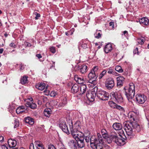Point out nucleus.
Returning a JSON list of instances; mask_svg holds the SVG:
<instances>
[{
	"label": "nucleus",
	"instance_id": "f257e3e1",
	"mask_svg": "<svg viewBox=\"0 0 149 149\" xmlns=\"http://www.w3.org/2000/svg\"><path fill=\"white\" fill-rule=\"evenodd\" d=\"M139 114L138 112H132L128 115L130 122L125 125L124 129L129 139L134 137L135 135L134 131L136 130L137 132H139L141 130L140 125L137 122Z\"/></svg>",
	"mask_w": 149,
	"mask_h": 149
},
{
	"label": "nucleus",
	"instance_id": "f03ea898",
	"mask_svg": "<svg viewBox=\"0 0 149 149\" xmlns=\"http://www.w3.org/2000/svg\"><path fill=\"white\" fill-rule=\"evenodd\" d=\"M84 139L87 143H89L91 147L93 149H102L103 142L101 134L97 133V135L85 136Z\"/></svg>",
	"mask_w": 149,
	"mask_h": 149
},
{
	"label": "nucleus",
	"instance_id": "7ed1b4c3",
	"mask_svg": "<svg viewBox=\"0 0 149 149\" xmlns=\"http://www.w3.org/2000/svg\"><path fill=\"white\" fill-rule=\"evenodd\" d=\"M74 125L77 129L73 130V132H72L71 134L77 142V147L82 148L84 147L85 145L84 137L82 136V134L78 131L80 128L79 124L76 123Z\"/></svg>",
	"mask_w": 149,
	"mask_h": 149
},
{
	"label": "nucleus",
	"instance_id": "20e7f679",
	"mask_svg": "<svg viewBox=\"0 0 149 149\" xmlns=\"http://www.w3.org/2000/svg\"><path fill=\"white\" fill-rule=\"evenodd\" d=\"M125 95L129 100L133 98L135 95V85L133 83H130L128 87H125Z\"/></svg>",
	"mask_w": 149,
	"mask_h": 149
},
{
	"label": "nucleus",
	"instance_id": "39448f33",
	"mask_svg": "<svg viewBox=\"0 0 149 149\" xmlns=\"http://www.w3.org/2000/svg\"><path fill=\"white\" fill-rule=\"evenodd\" d=\"M95 95L98 98L102 100H108L109 96V93L102 90L97 91Z\"/></svg>",
	"mask_w": 149,
	"mask_h": 149
},
{
	"label": "nucleus",
	"instance_id": "423d86ee",
	"mask_svg": "<svg viewBox=\"0 0 149 149\" xmlns=\"http://www.w3.org/2000/svg\"><path fill=\"white\" fill-rule=\"evenodd\" d=\"M66 119L67 121V122L68 124L69 127V128L67 125H66V127L67 128V131H66V134H70V132L69 131V128L70 130L71 133L72 132H73V130L74 129H77V128L73 129L72 127V122L71 118L69 114L68 113L66 116Z\"/></svg>",
	"mask_w": 149,
	"mask_h": 149
},
{
	"label": "nucleus",
	"instance_id": "0eeeda50",
	"mask_svg": "<svg viewBox=\"0 0 149 149\" xmlns=\"http://www.w3.org/2000/svg\"><path fill=\"white\" fill-rule=\"evenodd\" d=\"M111 98L115 99L116 101L118 103H121L123 102V98L120 93L117 92H112L110 93Z\"/></svg>",
	"mask_w": 149,
	"mask_h": 149
},
{
	"label": "nucleus",
	"instance_id": "6e6552de",
	"mask_svg": "<svg viewBox=\"0 0 149 149\" xmlns=\"http://www.w3.org/2000/svg\"><path fill=\"white\" fill-rule=\"evenodd\" d=\"M114 86V80L111 77L107 78L105 82V86L108 89H112Z\"/></svg>",
	"mask_w": 149,
	"mask_h": 149
},
{
	"label": "nucleus",
	"instance_id": "1a4fd4ad",
	"mask_svg": "<svg viewBox=\"0 0 149 149\" xmlns=\"http://www.w3.org/2000/svg\"><path fill=\"white\" fill-rule=\"evenodd\" d=\"M98 73H95L93 71H91L88 74V77L89 80L88 82L91 84H94L95 82V80L97 77Z\"/></svg>",
	"mask_w": 149,
	"mask_h": 149
},
{
	"label": "nucleus",
	"instance_id": "9d476101",
	"mask_svg": "<svg viewBox=\"0 0 149 149\" xmlns=\"http://www.w3.org/2000/svg\"><path fill=\"white\" fill-rule=\"evenodd\" d=\"M146 99V96L143 94H138L136 95V100L137 103L140 104L144 103Z\"/></svg>",
	"mask_w": 149,
	"mask_h": 149
},
{
	"label": "nucleus",
	"instance_id": "9b49d317",
	"mask_svg": "<svg viewBox=\"0 0 149 149\" xmlns=\"http://www.w3.org/2000/svg\"><path fill=\"white\" fill-rule=\"evenodd\" d=\"M116 135L117 133L114 132H112L110 134V136L106 138V142L109 144L111 143L112 142H115V140L116 139Z\"/></svg>",
	"mask_w": 149,
	"mask_h": 149
},
{
	"label": "nucleus",
	"instance_id": "f8f14e48",
	"mask_svg": "<svg viewBox=\"0 0 149 149\" xmlns=\"http://www.w3.org/2000/svg\"><path fill=\"white\" fill-rule=\"evenodd\" d=\"M68 145L72 149H77V142L75 139L69 141L68 143Z\"/></svg>",
	"mask_w": 149,
	"mask_h": 149
},
{
	"label": "nucleus",
	"instance_id": "ddd939ff",
	"mask_svg": "<svg viewBox=\"0 0 149 149\" xmlns=\"http://www.w3.org/2000/svg\"><path fill=\"white\" fill-rule=\"evenodd\" d=\"M76 67L77 69L83 74L85 73L87 70V66L86 65H83L81 66L78 65Z\"/></svg>",
	"mask_w": 149,
	"mask_h": 149
},
{
	"label": "nucleus",
	"instance_id": "4468645a",
	"mask_svg": "<svg viewBox=\"0 0 149 149\" xmlns=\"http://www.w3.org/2000/svg\"><path fill=\"white\" fill-rule=\"evenodd\" d=\"M116 139L115 140V143L117 145L119 146H123L125 143V141L118 137V135L117 134V135H116Z\"/></svg>",
	"mask_w": 149,
	"mask_h": 149
},
{
	"label": "nucleus",
	"instance_id": "2eb2a0df",
	"mask_svg": "<svg viewBox=\"0 0 149 149\" xmlns=\"http://www.w3.org/2000/svg\"><path fill=\"white\" fill-rule=\"evenodd\" d=\"M60 124L59 127L64 132H65V122L64 118H61L59 120Z\"/></svg>",
	"mask_w": 149,
	"mask_h": 149
},
{
	"label": "nucleus",
	"instance_id": "dca6fc26",
	"mask_svg": "<svg viewBox=\"0 0 149 149\" xmlns=\"http://www.w3.org/2000/svg\"><path fill=\"white\" fill-rule=\"evenodd\" d=\"M8 143L9 146L10 148L15 147L17 144V141L15 140L11 139L8 140Z\"/></svg>",
	"mask_w": 149,
	"mask_h": 149
},
{
	"label": "nucleus",
	"instance_id": "f3484780",
	"mask_svg": "<svg viewBox=\"0 0 149 149\" xmlns=\"http://www.w3.org/2000/svg\"><path fill=\"white\" fill-rule=\"evenodd\" d=\"M113 49L112 45L110 43H108L106 45L104 48V52L107 54L111 52Z\"/></svg>",
	"mask_w": 149,
	"mask_h": 149
},
{
	"label": "nucleus",
	"instance_id": "a211bd4d",
	"mask_svg": "<svg viewBox=\"0 0 149 149\" xmlns=\"http://www.w3.org/2000/svg\"><path fill=\"white\" fill-rule=\"evenodd\" d=\"M36 87L40 91H43L45 89L44 91L47 89L46 84L44 83H38L36 85Z\"/></svg>",
	"mask_w": 149,
	"mask_h": 149
},
{
	"label": "nucleus",
	"instance_id": "6ab92c4d",
	"mask_svg": "<svg viewBox=\"0 0 149 149\" xmlns=\"http://www.w3.org/2000/svg\"><path fill=\"white\" fill-rule=\"evenodd\" d=\"M113 128L116 130H119L122 128V125L121 124L119 123H115L112 126Z\"/></svg>",
	"mask_w": 149,
	"mask_h": 149
},
{
	"label": "nucleus",
	"instance_id": "aec40b11",
	"mask_svg": "<svg viewBox=\"0 0 149 149\" xmlns=\"http://www.w3.org/2000/svg\"><path fill=\"white\" fill-rule=\"evenodd\" d=\"M117 86H122L123 84V81L124 80V78L121 76L118 77L117 78Z\"/></svg>",
	"mask_w": 149,
	"mask_h": 149
},
{
	"label": "nucleus",
	"instance_id": "412c9836",
	"mask_svg": "<svg viewBox=\"0 0 149 149\" xmlns=\"http://www.w3.org/2000/svg\"><path fill=\"white\" fill-rule=\"evenodd\" d=\"M74 79L77 82L80 84H83L84 82L83 78L79 77L77 75L74 76Z\"/></svg>",
	"mask_w": 149,
	"mask_h": 149
},
{
	"label": "nucleus",
	"instance_id": "4be33fe9",
	"mask_svg": "<svg viewBox=\"0 0 149 149\" xmlns=\"http://www.w3.org/2000/svg\"><path fill=\"white\" fill-rule=\"evenodd\" d=\"M140 24H143L145 25H147L149 23V20L146 17H143L139 20Z\"/></svg>",
	"mask_w": 149,
	"mask_h": 149
},
{
	"label": "nucleus",
	"instance_id": "5701e85b",
	"mask_svg": "<svg viewBox=\"0 0 149 149\" xmlns=\"http://www.w3.org/2000/svg\"><path fill=\"white\" fill-rule=\"evenodd\" d=\"M79 88L77 84H74L71 88V92L73 93H77L79 91Z\"/></svg>",
	"mask_w": 149,
	"mask_h": 149
},
{
	"label": "nucleus",
	"instance_id": "b1692460",
	"mask_svg": "<svg viewBox=\"0 0 149 149\" xmlns=\"http://www.w3.org/2000/svg\"><path fill=\"white\" fill-rule=\"evenodd\" d=\"M24 120L26 123L30 125H32L34 124L33 119L30 117H27L25 118Z\"/></svg>",
	"mask_w": 149,
	"mask_h": 149
},
{
	"label": "nucleus",
	"instance_id": "393cba45",
	"mask_svg": "<svg viewBox=\"0 0 149 149\" xmlns=\"http://www.w3.org/2000/svg\"><path fill=\"white\" fill-rule=\"evenodd\" d=\"M25 109V107L24 106H22L18 107L16 109V112L17 114H20L23 112H25L24 110Z\"/></svg>",
	"mask_w": 149,
	"mask_h": 149
},
{
	"label": "nucleus",
	"instance_id": "a878e982",
	"mask_svg": "<svg viewBox=\"0 0 149 149\" xmlns=\"http://www.w3.org/2000/svg\"><path fill=\"white\" fill-rule=\"evenodd\" d=\"M88 100L90 102H93L94 100V97L92 93H88L86 95Z\"/></svg>",
	"mask_w": 149,
	"mask_h": 149
},
{
	"label": "nucleus",
	"instance_id": "bb28decb",
	"mask_svg": "<svg viewBox=\"0 0 149 149\" xmlns=\"http://www.w3.org/2000/svg\"><path fill=\"white\" fill-rule=\"evenodd\" d=\"M51 110L50 109H46L44 111V115L45 116L49 117L51 113Z\"/></svg>",
	"mask_w": 149,
	"mask_h": 149
},
{
	"label": "nucleus",
	"instance_id": "cd10ccee",
	"mask_svg": "<svg viewBox=\"0 0 149 149\" xmlns=\"http://www.w3.org/2000/svg\"><path fill=\"white\" fill-rule=\"evenodd\" d=\"M80 88L81 93L82 94L84 93L87 89L86 86L85 84H82L81 85Z\"/></svg>",
	"mask_w": 149,
	"mask_h": 149
},
{
	"label": "nucleus",
	"instance_id": "c85d7f7f",
	"mask_svg": "<svg viewBox=\"0 0 149 149\" xmlns=\"http://www.w3.org/2000/svg\"><path fill=\"white\" fill-rule=\"evenodd\" d=\"M28 77L27 76L23 77L20 80V83L22 84L27 83L28 82L27 79Z\"/></svg>",
	"mask_w": 149,
	"mask_h": 149
},
{
	"label": "nucleus",
	"instance_id": "c756f323",
	"mask_svg": "<svg viewBox=\"0 0 149 149\" xmlns=\"http://www.w3.org/2000/svg\"><path fill=\"white\" fill-rule=\"evenodd\" d=\"M26 106L27 107H30L32 109H35L37 107L36 104L35 103H31L29 102H27Z\"/></svg>",
	"mask_w": 149,
	"mask_h": 149
},
{
	"label": "nucleus",
	"instance_id": "7c9ffc66",
	"mask_svg": "<svg viewBox=\"0 0 149 149\" xmlns=\"http://www.w3.org/2000/svg\"><path fill=\"white\" fill-rule=\"evenodd\" d=\"M109 106L112 108L115 109L116 107V104L112 101H109Z\"/></svg>",
	"mask_w": 149,
	"mask_h": 149
},
{
	"label": "nucleus",
	"instance_id": "2f4dec72",
	"mask_svg": "<svg viewBox=\"0 0 149 149\" xmlns=\"http://www.w3.org/2000/svg\"><path fill=\"white\" fill-rule=\"evenodd\" d=\"M107 72L109 74H115V73H116L114 69L112 67H110L107 70Z\"/></svg>",
	"mask_w": 149,
	"mask_h": 149
},
{
	"label": "nucleus",
	"instance_id": "473e14b6",
	"mask_svg": "<svg viewBox=\"0 0 149 149\" xmlns=\"http://www.w3.org/2000/svg\"><path fill=\"white\" fill-rule=\"evenodd\" d=\"M115 70L119 73H121L123 71L121 67L119 65H117L115 67Z\"/></svg>",
	"mask_w": 149,
	"mask_h": 149
},
{
	"label": "nucleus",
	"instance_id": "72a5a7b5",
	"mask_svg": "<svg viewBox=\"0 0 149 149\" xmlns=\"http://www.w3.org/2000/svg\"><path fill=\"white\" fill-rule=\"evenodd\" d=\"M101 133L103 138H106L107 137V134L106 130L104 129H102L101 130Z\"/></svg>",
	"mask_w": 149,
	"mask_h": 149
},
{
	"label": "nucleus",
	"instance_id": "f704fd0d",
	"mask_svg": "<svg viewBox=\"0 0 149 149\" xmlns=\"http://www.w3.org/2000/svg\"><path fill=\"white\" fill-rule=\"evenodd\" d=\"M40 100L44 103H46L47 101V98L45 96H41L40 97Z\"/></svg>",
	"mask_w": 149,
	"mask_h": 149
},
{
	"label": "nucleus",
	"instance_id": "c9c22d12",
	"mask_svg": "<svg viewBox=\"0 0 149 149\" xmlns=\"http://www.w3.org/2000/svg\"><path fill=\"white\" fill-rule=\"evenodd\" d=\"M95 37L97 38H99L101 37V34L100 32L97 31L94 34Z\"/></svg>",
	"mask_w": 149,
	"mask_h": 149
},
{
	"label": "nucleus",
	"instance_id": "e433bc0d",
	"mask_svg": "<svg viewBox=\"0 0 149 149\" xmlns=\"http://www.w3.org/2000/svg\"><path fill=\"white\" fill-rule=\"evenodd\" d=\"M107 72V71L106 70H104L100 74L99 76V79H101L103 77L105 74Z\"/></svg>",
	"mask_w": 149,
	"mask_h": 149
},
{
	"label": "nucleus",
	"instance_id": "4c0bfd02",
	"mask_svg": "<svg viewBox=\"0 0 149 149\" xmlns=\"http://www.w3.org/2000/svg\"><path fill=\"white\" fill-rule=\"evenodd\" d=\"M14 128H16L19 126V122L18 120L17 119H15V122L14 123Z\"/></svg>",
	"mask_w": 149,
	"mask_h": 149
},
{
	"label": "nucleus",
	"instance_id": "58836bf2",
	"mask_svg": "<svg viewBox=\"0 0 149 149\" xmlns=\"http://www.w3.org/2000/svg\"><path fill=\"white\" fill-rule=\"evenodd\" d=\"M115 109H116L120 111H122V112H124L125 111V110L121 106L116 105V107Z\"/></svg>",
	"mask_w": 149,
	"mask_h": 149
},
{
	"label": "nucleus",
	"instance_id": "ea45409f",
	"mask_svg": "<svg viewBox=\"0 0 149 149\" xmlns=\"http://www.w3.org/2000/svg\"><path fill=\"white\" fill-rule=\"evenodd\" d=\"M99 68L97 66H95L91 70V71H93L95 73H97V71L98 70Z\"/></svg>",
	"mask_w": 149,
	"mask_h": 149
},
{
	"label": "nucleus",
	"instance_id": "a19ab883",
	"mask_svg": "<svg viewBox=\"0 0 149 149\" xmlns=\"http://www.w3.org/2000/svg\"><path fill=\"white\" fill-rule=\"evenodd\" d=\"M74 31V29H72L70 31H68L67 32H66V35L69 36V35H72L73 33V32Z\"/></svg>",
	"mask_w": 149,
	"mask_h": 149
},
{
	"label": "nucleus",
	"instance_id": "79ce46f5",
	"mask_svg": "<svg viewBox=\"0 0 149 149\" xmlns=\"http://www.w3.org/2000/svg\"><path fill=\"white\" fill-rule=\"evenodd\" d=\"M57 95V93L56 92L52 91L51 92L50 94V95L51 97H54Z\"/></svg>",
	"mask_w": 149,
	"mask_h": 149
},
{
	"label": "nucleus",
	"instance_id": "37998d69",
	"mask_svg": "<svg viewBox=\"0 0 149 149\" xmlns=\"http://www.w3.org/2000/svg\"><path fill=\"white\" fill-rule=\"evenodd\" d=\"M50 52L53 53H55L56 52V49L54 47H52L50 48Z\"/></svg>",
	"mask_w": 149,
	"mask_h": 149
},
{
	"label": "nucleus",
	"instance_id": "c03bdc74",
	"mask_svg": "<svg viewBox=\"0 0 149 149\" xmlns=\"http://www.w3.org/2000/svg\"><path fill=\"white\" fill-rule=\"evenodd\" d=\"M38 148H37V149H38V148L41 149V148H44V147L43 145L42 144L41 142L38 145Z\"/></svg>",
	"mask_w": 149,
	"mask_h": 149
},
{
	"label": "nucleus",
	"instance_id": "a18cd8bd",
	"mask_svg": "<svg viewBox=\"0 0 149 149\" xmlns=\"http://www.w3.org/2000/svg\"><path fill=\"white\" fill-rule=\"evenodd\" d=\"M137 42L140 44H142L144 42V40L141 38L137 40Z\"/></svg>",
	"mask_w": 149,
	"mask_h": 149
},
{
	"label": "nucleus",
	"instance_id": "49530a36",
	"mask_svg": "<svg viewBox=\"0 0 149 149\" xmlns=\"http://www.w3.org/2000/svg\"><path fill=\"white\" fill-rule=\"evenodd\" d=\"M25 66L24 64L22 63L20 64L19 65V70L20 71L23 70L24 69Z\"/></svg>",
	"mask_w": 149,
	"mask_h": 149
},
{
	"label": "nucleus",
	"instance_id": "de8ad7c7",
	"mask_svg": "<svg viewBox=\"0 0 149 149\" xmlns=\"http://www.w3.org/2000/svg\"><path fill=\"white\" fill-rule=\"evenodd\" d=\"M48 149H56V148L53 145L50 144L48 145Z\"/></svg>",
	"mask_w": 149,
	"mask_h": 149
},
{
	"label": "nucleus",
	"instance_id": "09e8293b",
	"mask_svg": "<svg viewBox=\"0 0 149 149\" xmlns=\"http://www.w3.org/2000/svg\"><path fill=\"white\" fill-rule=\"evenodd\" d=\"M73 85V84L71 82H70L67 84V86L68 88H72Z\"/></svg>",
	"mask_w": 149,
	"mask_h": 149
},
{
	"label": "nucleus",
	"instance_id": "8fccbe9b",
	"mask_svg": "<svg viewBox=\"0 0 149 149\" xmlns=\"http://www.w3.org/2000/svg\"><path fill=\"white\" fill-rule=\"evenodd\" d=\"M81 47L83 48L84 49H86V48H88V45L86 43H84L82 44L81 45Z\"/></svg>",
	"mask_w": 149,
	"mask_h": 149
},
{
	"label": "nucleus",
	"instance_id": "3c124183",
	"mask_svg": "<svg viewBox=\"0 0 149 149\" xmlns=\"http://www.w3.org/2000/svg\"><path fill=\"white\" fill-rule=\"evenodd\" d=\"M41 141H36L34 143V144L35 145V146L37 148H38V145L40 143Z\"/></svg>",
	"mask_w": 149,
	"mask_h": 149
},
{
	"label": "nucleus",
	"instance_id": "603ef678",
	"mask_svg": "<svg viewBox=\"0 0 149 149\" xmlns=\"http://www.w3.org/2000/svg\"><path fill=\"white\" fill-rule=\"evenodd\" d=\"M24 45L26 47H29L31 46V44L29 42H25L24 43Z\"/></svg>",
	"mask_w": 149,
	"mask_h": 149
},
{
	"label": "nucleus",
	"instance_id": "864d4df0",
	"mask_svg": "<svg viewBox=\"0 0 149 149\" xmlns=\"http://www.w3.org/2000/svg\"><path fill=\"white\" fill-rule=\"evenodd\" d=\"M138 48H136V49L134 50L133 53L134 54H136V53L138 54H139V52H138Z\"/></svg>",
	"mask_w": 149,
	"mask_h": 149
},
{
	"label": "nucleus",
	"instance_id": "5fc2aeb1",
	"mask_svg": "<svg viewBox=\"0 0 149 149\" xmlns=\"http://www.w3.org/2000/svg\"><path fill=\"white\" fill-rule=\"evenodd\" d=\"M114 22H110L109 23V25L110 26H111L112 29H113L114 27Z\"/></svg>",
	"mask_w": 149,
	"mask_h": 149
},
{
	"label": "nucleus",
	"instance_id": "6e6d98bb",
	"mask_svg": "<svg viewBox=\"0 0 149 149\" xmlns=\"http://www.w3.org/2000/svg\"><path fill=\"white\" fill-rule=\"evenodd\" d=\"M10 46L11 47H13V48H15L16 47V45L13 43H11L10 44Z\"/></svg>",
	"mask_w": 149,
	"mask_h": 149
},
{
	"label": "nucleus",
	"instance_id": "4d7b16f0",
	"mask_svg": "<svg viewBox=\"0 0 149 149\" xmlns=\"http://www.w3.org/2000/svg\"><path fill=\"white\" fill-rule=\"evenodd\" d=\"M36 13V16L35 17V18L36 19H38V18L40 17V15L39 13Z\"/></svg>",
	"mask_w": 149,
	"mask_h": 149
},
{
	"label": "nucleus",
	"instance_id": "13d9d810",
	"mask_svg": "<svg viewBox=\"0 0 149 149\" xmlns=\"http://www.w3.org/2000/svg\"><path fill=\"white\" fill-rule=\"evenodd\" d=\"M29 149H34V145L33 143H31L29 146Z\"/></svg>",
	"mask_w": 149,
	"mask_h": 149
},
{
	"label": "nucleus",
	"instance_id": "bf43d9fd",
	"mask_svg": "<svg viewBox=\"0 0 149 149\" xmlns=\"http://www.w3.org/2000/svg\"><path fill=\"white\" fill-rule=\"evenodd\" d=\"M36 56L39 59L40 58L42 57V56L40 54H36Z\"/></svg>",
	"mask_w": 149,
	"mask_h": 149
},
{
	"label": "nucleus",
	"instance_id": "052dcab7",
	"mask_svg": "<svg viewBox=\"0 0 149 149\" xmlns=\"http://www.w3.org/2000/svg\"><path fill=\"white\" fill-rule=\"evenodd\" d=\"M61 146H62L59 149H65V148L64 147V144H63V143H61Z\"/></svg>",
	"mask_w": 149,
	"mask_h": 149
},
{
	"label": "nucleus",
	"instance_id": "680f3d73",
	"mask_svg": "<svg viewBox=\"0 0 149 149\" xmlns=\"http://www.w3.org/2000/svg\"><path fill=\"white\" fill-rule=\"evenodd\" d=\"M4 138L2 136H0V142H2Z\"/></svg>",
	"mask_w": 149,
	"mask_h": 149
},
{
	"label": "nucleus",
	"instance_id": "e2e57ef3",
	"mask_svg": "<svg viewBox=\"0 0 149 149\" xmlns=\"http://www.w3.org/2000/svg\"><path fill=\"white\" fill-rule=\"evenodd\" d=\"M123 34L125 36H126L128 34V32L126 31H125L123 32Z\"/></svg>",
	"mask_w": 149,
	"mask_h": 149
},
{
	"label": "nucleus",
	"instance_id": "0e129e2a",
	"mask_svg": "<svg viewBox=\"0 0 149 149\" xmlns=\"http://www.w3.org/2000/svg\"><path fill=\"white\" fill-rule=\"evenodd\" d=\"M3 149H8V148L6 145H3L2 146Z\"/></svg>",
	"mask_w": 149,
	"mask_h": 149
},
{
	"label": "nucleus",
	"instance_id": "69168bd1",
	"mask_svg": "<svg viewBox=\"0 0 149 149\" xmlns=\"http://www.w3.org/2000/svg\"><path fill=\"white\" fill-rule=\"evenodd\" d=\"M52 65L51 67L50 68H52V67H55V62H52Z\"/></svg>",
	"mask_w": 149,
	"mask_h": 149
},
{
	"label": "nucleus",
	"instance_id": "338daca9",
	"mask_svg": "<svg viewBox=\"0 0 149 149\" xmlns=\"http://www.w3.org/2000/svg\"><path fill=\"white\" fill-rule=\"evenodd\" d=\"M3 48L0 49V54H1L3 53Z\"/></svg>",
	"mask_w": 149,
	"mask_h": 149
},
{
	"label": "nucleus",
	"instance_id": "774afa93",
	"mask_svg": "<svg viewBox=\"0 0 149 149\" xmlns=\"http://www.w3.org/2000/svg\"><path fill=\"white\" fill-rule=\"evenodd\" d=\"M38 104L39 105H41L42 104V101H40V100H38Z\"/></svg>",
	"mask_w": 149,
	"mask_h": 149
}]
</instances>
